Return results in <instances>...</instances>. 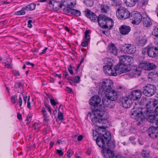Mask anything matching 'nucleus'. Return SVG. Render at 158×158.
<instances>
[{
  "mask_svg": "<svg viewBox=\"0 0 158 158\" xmlns=\"http://www.w3.org/2000/svg\"><path fill=\"white\" fill-rule=\"evenodd\" d=\"M80 77L79 76H77L75 77L74 82L75 83H78L80 82Z\"/></svg>",
  "mask_w": 158,
  "mask_h": 158,
  "instance_id": "nucleus-43",
  "label": "nucleus"
},
{
  "mask_svg": "<svg viewBox=\"0 0 158 158\" xmlns=\"http://www.w3.org/2000/svg\"><path fill=\"white\" fill-rule=\"evenodd\" d=\"M25 12L24 10H21L15 12V15H24Z\"/></svg>",
  "mask_w": 158,
  "mask_h": 158,
  "instance_id": "nucleus-41",
  "label": "nucleus"
},
{
  "mask_svg": "<svg viewBox=\"0 0 158 158\" xmlns=\"http://www.w3.org/2000/svg\"><path fill=\"white\" fill-rule=\"evenodd\" d=\"M53 75L55 77H58L59 78H60V77H61V74H58L55 73H53Z\"/></svg>",
  "mask_w": 158,
  "mask_h": 158,
  "instance_id": "nucleus-59",
  "label": "nucleus"
},
{
  "mask_svg": "<svg viewBox=\"0 0 158 158\" xmlns=\"http://www.w3.org/2000/svg\"><path fill=\"white\" fill-rule=\"evenodd\" d=\"M116 16L119 19H125L130 17L131 14L126 8L120 7L117 10Z\"/></svg>",
  "mask_w": 158,
  "mask_h": 158,
  "instance_id": "nucleus-6",
  "label": "nucleus"
},
{
  "mask_svg": "<svg viewBox=\"0 0 158 158\" xmlns=\"http://www.w3.org/2000/svg\"><path fill=\"white\" fill-rule=\"evenodd\" d=\"M88 41H85L82 42L81 44V45L82 46L84 47L87 46L88 45Z\"/></svg>",
  "mask_w": 158,
  "mask_h": 158,
  "instance_id": "nucleus-49",
  "label": "nucleus"
},
{
  "mask_svg": "<svg viewBox=\"0 0 158 158\" xmlns=\"http://www.w3.org/2000/svg\"><path fill=\"white\" fill-rule=\"evenodd\" d=\"M132 104L131 99L129 98H125L123 99L122 104L123 106L125 108H129Z\"/></svg>",
  "mask_w": 158,
  "mask_h": 158,
  "instance_id": "nucleus-23",
  "label": "nucleus"
},
{
  "mask_svg": "<svg viewBox=\"0 0 158 158\" xmlns=\"http://www.w3.org/2000/svg\"><path fill=\"white\" fill-rule=\"evenodd\" d=\"M14 74L15 76H19L20 74L19 71L17 70H14L13 71Z\"/></svg>",
  "mask_w": 158,
  "mask_h": 158,
  "instance_id": "nucleus-53",
  "label": "nucleus"
},
{
  "mask_svg": "<svg viewBox=\"0 0 158 158\" xmlns=\"http://www.w3.org/2000/svg\"><path fill=\"white\" fill-rule=\"evenodd\" d=\"M133 24H138L142 20V16L141 14L137 11H134L131 13L130 17Z\"/></svg>",
  "mask_w": 158,
  "mask_h": 158,
  "instance_id": "nucleus-10",
  "label": "nucleus"
},
{
  "mask_svg": "<svg viewBox=\"0 0 158 158\" xmlns=\"http://www.w3.org/2000/svg\"><path fill=\"white\" fill-rule=\"evenodd\" d=\"M121 50L124 52L128 54H133L136 51V48L135 46L131 44H125L121 48Z\"/></svg>",
  "mask_w": 158,
  "mask_h": 158,
  "instance_id": "nucleus-13",
  "label": "nucleus"
},
{
  "mask_svg": "<svg viewBox=\"0 0 158 158\" xmlns=\"http://www.w3.org/2000/svg\"><path fill=\"white\" fill-rule=\"evenodd\" d=\"M153 124V125L155 126V127H156V128H158V120L156 119Z\"/></svg>",
  "mask_w": 158,
  "mask_h": 158,
  "instance_id": "nucleus-47",
  "label": "nucleus"
},
{
  "mask_svg": "<svg viewBox=\"0 0 158 158\" xmlns=\"http://www.w3.org/2000/svg\"><path fill=\"white\" fill-rule=\"evenodd\" d=\"M68 70L71 74H73V72L72 69V66L71 65H70L69 67L68 68Z\"/></svg>",
  "mask_w": 158,
  "mask_h": 158,
  "instance_id": "nucleus-51",
  "label": "nucleus"
},
{
  "mask_svg": "<svg viewBox=\"0 0 158 158\" xmlns=\"http://www.w3.org/2000/svg\"><path fill=\"white\" fill-rule=\"evenodd\" d=\"M158 54V49L156 47H148V55L150 57H155Z\"/></svg>",
  "mask_w": 158,
  "mask_h": 158,
  "instance_id": "nucleus-16",
  "label": "nucleus"
},
{
  "mask_svg": "<svg viewBox=\"0 0 158 158\" xmlns=\"http://www.w3.org/2000/svg\"><path fill=\"white\" fill-rule=\"evenodd\" d=\"M143 24L144 26L148 27L152 24V22L149 18L148 17H143Z\"/></svg>",
  "mask_w": 158,
  "mask_h": 158,
  "instance_id": "nucleus-27",
  "label": "nucleus"
},
{
  "mask_svg": "<svg viewBox=\"0 0 158 158\" xmlns=\"http://www.w3.org/2000/svg\"><path fill=\"white\" fill-rule=\"evenodd\" d=\"M137 2V0H125V3L129 7L134 6Z\"/></svg>",
  "mask_w": 158,
  "mask_h": 158,
  "instance_id": "nucleus-30",
  "label": "nucleus"
},
{
  "mask_svg": "<svg viewBox=\"0 0 158 158\" xmlns=\"http://www.w3.org/2000/svg\"><path fill=\"white\" fill-rule=\"evenodd\" d=\"M67 90L69 92V93H71L72 92V89L69 87H67Z\"/></svg>",
  "mask_w": 158,
  "mask_h": 158,
  "instance_id": "nucleus-63",
  "label": "nucleus"
},
{
  "mask_svg": "<svg viewBox=\"0 0 158 158\" xmlns=\"http://www.w3.org/2000/svg\"><path fill=\"white\" fill-rule=\"evenodd\" d=\"M106 144L107 147L110 149H113L115 148V145L114 142L111 141L110 140H107V142L106 143Z\"/></svg>",
  "mask_w": 158,
  "mask_h": 158,
  "instance_id": "nucleus-32",
  "label": "nucleus"
},
{
  "mask_svg": "<svg viewBox=\"0 0 158 158\" xmlns=\"http://www.w3.org/2000/svg\"><path fill=\"white\" fill-rule=\"evenodd\" d=\"M149 155V153H146L145 151H143L142 153V156L143 157H147Z\"/></svg>",
  "mask_w": 158,
  "mask_h": 158,
  "instance_id": "nucleus-45",
  "label": "nucleus"
},
{
  "mask_svg": "<svg viewBox=\"0 0 158 158\" xmlns=\"http://www.w3.org/2000/svg\"><path fill=\"white\" fill-rule=\"evenodd\" d=\"M112 101L110 100L109 98L105 96L102 99V102L104 106L107 107H110L111 106H110V104Z\"/></svg>",
  "mask_w": 158,
  "mask_h": 158,
  "instance_id": "nucleus-26",
  "label": "nucleus"
},
{
  "mask_svg": "<svg viewBox=\"0 0 158 158\" xmlns=\"http://www.w3.org/2000/svg\"><path fill=\"white\" fill-rule=\"evenodd\" d=\"M131 72L134 73V75L135 76L136 75H139L141 73V71L139 69L137 68L136 69H134L131 70Z\"/></svg>",
  "mask_w": 158,
  "mask_h": 158,
  "instance_id": "nucleus-35",
  "label": "nucleus"
},
{
  "mask_svg": "<svg viewBox=\"0 0 158 158\" xmlns=\"http://www.w3.org/2000/svg\"><path fill=\"white\" fill-rule=\"evenodd\" d=\"M102 153L104 154V156L105 158H114L115 156L114 152L107 148L106 151H104Z\"/></svg>",
  "mask_w": 158,
  "mask_h": 158,
  "instance_id": "nucleus-24",
  "label": "nucleus"
},
{
  "mask_svg": "<svg viewBox=\"0 0 158 158\" xmlns=\"http://www.w3.org/2000/svg\"><path fill=\"white\" fill-rule=\"evenodd\" d=\"M74 152L73 151L71 150H69L67 152V157L69 158H70L71 156H72Z\"/></svg>",
  "mask_w": 158,
  "mask_h": 158,
  "instance_id": "nucleus-40",
  "label": "nucleus"
},
{
  "mask_svg": "<svg viewBox=\"0 0 158 158\" xmlns=\"http://www.w3.org/2000/svg\"><path fill=\"white\" fill-rule=\"evenodd\" d=\"M92 111L94 115L92 119L93 123L99 128L105 129V127L103 125L107 122L108 117L106 113L97 109H93Z\"/></svg>",
  "mask_w": 158,
  "mask_h": 158,
  "instance_id": "nucleus-2",
  "label": "nucleus"
},
{
  "mask_svg": "<svg viewBox=\"0 0 158 158\" xmlns=\"http://www.w3.org/2000/svg\"><path fill=\"white\" fill-rule=\"evenodd\" d=\"M18 103L19 104V106H20L22 105V98L20 96H19V98Z\"/></svg>",
  "mask_w": 158,
  "mask_h": 158,
  "instance_id": "nucleus-54",
  "label": "nucleus"
},
{
  "mask_svg": "<svg viewBox=\"0 0 158 158\" xmlns=\"http://www.w3.org/2000/svg\"><path fill=\"white\" fill-rule=\"evenodd\" d=\"M105 94L106 97L112 101L116 100L118 97L117 92L113 89Z\"/></svg>",
  "mask_w": 158,
  "mask_h": 158,
  "instance_id": "nucleus-15",
  "label": "nucleus"
},
{
  "mask_svg": "<svg viewBox=\"0 0 158 158\" xmlns=\"http://www.w3.org/2000/svg\"><path fill=\"white\" fill-rule=\"evenodd\" d=\"M4 63L5 64V66L6 67L8 68L10 66V62H8V61H7L6 63L5 62Z\"/></svg>",
  "mask_w": 158,
  "mask_h": 158,
  "instance_id": "nucleus-55",
  "label": "nucleus"
},
{
  "mask_svg": "<svg viewBox=\"0 0 158 158\" xmlns=\"http://www.w3.org/2000/svg\"><path fill=\"white\" fill-rule=\"evenodd\" d=\"M156 90V87L152 84H148L143 87V92L145 95L150 97L153 95Z\"/></svg>",
  "mask_w": 158,
  "mask_h": 158,
  "instance_id": "nucleus-9",
  "label": "nucleus"
},
{
  "mask_svg": "<svg viewBox=\"0 0 158 158\" xmlns=\"http://www.w3.org/2000/svg\"><path fill=\"white\" fill-rule=\"evenodd\" d=\"M90 31L89 30H86L85 32V40L87 41H89L90 39V36L88 35Z\"/></svg>",
  "mask_w": 158,
  "mask_h": 158,
  "instance_id": "nucleus-37",
  "label": "nucleus"
},
{
  "mask_svg": "<svg viewBox=\"0 0 158 158\" xmlns=\"http://www.w3.org/2000/svg\"><path fill=\"white\" fill-rule=\"evenodd\" d=\"M152 35L156 38H158V26L155 27L154 28Z\"/></svg>",
  "mask_w": 158,
  "mask_h": 158,
  "instance_id": "nucleus-36",
  "label": "nucleus"
},
{
  "mask_svg": "<svg viewBox=\"0 0 158 158\" xmlns=\"http://www.w3.org/2000/svg\"><path fill=\"white\" fill-rule=\"evenodd\" d=\"M83 139V136L82 135H79L77 137V140L81 141Z\"/></svg>",
  "mask_w": 158,
  "mask_h": 158,
  "instance_id": "nucleus-57",
  "label": "nucleus"
},
{
  "mask_svg": "<svg viewBox=\"0 0 158 158\" xmlns=\"http://www.w3.org/2000/svg\"><path fill=\"white\" fill-rule=\"evenodd\" d=\"M23 85L20 82L16 83L15 85V87L16 88H19L20 87H22Z\"/></svg>",
  "mask_w": 158,
  "mask_h": 158,
  "instance_id": "nucleus-44",
  "label": "nucleus"
},
{
  "mask_svg": "<svg viewBox=\"0 0 158 158\" xmlns=\"http://www.w3.org/2000/svg\"><path fill=\"white\" fill-rule=\"evenodd\" d=\"M142 94L141 91L137 89L132 91L129 97L134 100H138L141 98Z\"/></svg>",
  "mask_w": 158,
  "mask_h": 158,
  "instance_id": "nucleus-14",
  "label": "nucleus"
},
{
  "mask_svg": "<svg viewBox=\"0 0 158 158\" xmlns=\"http://www.w3.org/2000/svg\"><path fill=\"white\" fill-rule=\"evenodd\" d=\"M148 135L151 137L155 139L158 137V128L152 127L148 129Z\"/></svg>",
  "mask_w": 158,
  "mask_h": 158,
  "instance_id": "nucleus-17",
  "label": "nucleus"
},
{
  "mask_svg": "<svg viewBox=\"0 0 158 158\" xmlns=\"http://www.w3.org/2000/svg\"><path fill=\"white\" fill-rule=\"evenodd\" d=\"M76 158H81V155L80 153L79 152H77L75 154Z\"/></svg>",
  "mask_w": 158,
  "mask_h": 158,
  "instance_id": "nucleus-50",
  "label": "nucleus"
},
{
  "mask_svg": "<svg viewBox=\"0 0 158 158\" xmlns=\"http://www.w3.org/2000/svg\"><path fill=\"white\" fill-rule=\"evenodd\" d=\"M50 101L51 103L53 106H55L56 105L57 102H56L52 98H51L50 99Z\"/></svg>",
  "mask_w": 158,
  "mask_h": 158,
  "instance_id": "nucleus-48",
  "label": "nucleus"
},
{
  "mask_svg": "<svg viewBox=\"0 0 158 158\" xmlns=\"http://www.w3.org/2000/svg\"><path fill=\"white\" fill-rule=\"evenodd\" d=\"M108 47L109 50L110 52L113 53L115 55L117 54V50L114 44H112L109 46Z\"/></svg>",
  "mask_w": 158,
  "mask_h": 158,
  "instance_id": "nucleus-29",
  "label": "nucleus"
},
{
  "mask_svg": "<svg viewBox=\"0 0 158 158\" xmlns=\"http://www.w3.org/2000/svg\"><path fill=\"white\" fill-rule=\"evenodd\" d=\"M64 11L65 13H71L77 16H79L81 15L80 11L71 8H64Z\"/></svg>",
  "mask_w": 158,
  "mask_h": 158,
  "instance_id": "nucleus-22",
  "label": "nucleus"
},
{
  "mask_svg": "<svg viewBox=\"0 0 158 158\" xmlns=\"http://www.w3.org/2000/svg\"><path fill=\"white\" fill-rule=\"evenodd\" d=\"M63 115L62 113L60 112L58 113V118L59 120H62L63 119Z\"/></svg>",
  "mask_w": 158,
  "mask_h": 158,
  "instance_id": "nucleus-46",
  "label": "nucleus"
},
{
  "mask_svg": "<svg viewBox=\"0 0 158 158\" xmlns=\"http://www.w3.org/2000/svg\"><path fill=\"white\" fill-rule=\"evenodd\" d=\"M15 97V96H12L11 98V101L13 103H15L16 102Z\"/></svg>",
  "mask_w": 158,
  "mask_h": 158,
  "instance_id": "nucleus-58",
  "label": "nucleus"
},
{
  "mask_svg": "<svg viewBox=\"0 0 158 158\" xmlns=\"http://www.w3.org/2000/svg\"><path fill=\"white\" fill-rule=\"evenodd\" d=\"M48 4L50 7L56 11L59 10L62 8V4H60L59 3L54 1H52L49 0Z\"/></svg>",
  "mask_w": 158,
  "mask_h": 158,
  "instance_id": "nucleus-19",
  "label": "nucleus"
},
{
  "mask_svg": "<svg viewBox=\"0 0 158 158\" xmlns=\"http://www.w3.org/2000/svg\"><path fill=\"white\" fill-rule=\"evenodd\" d=\"M115 158H124V157L123 156L118 155L115 156Z\"/></svg>",
  "mask_w": 158,
  "mask_h": 158,
  "instance_id": "nucleus-64",
  "label": "nucleus"
},
{
  "mask_svg": "<svg viewBox=\"0 0 158 158\" xmlns=\"http://www.w3.org/2000/svg\"><path fill=\"white\" fill-rule=\"evenodd\" d=\"M148 47L146 48L143 49L142 51V53L144 55L146 53L148 54Z\"/></svg>",
  "mask_w": 158,
  "mask_h": 158,
  "instance_id": "nucleus-52",
  "label": "nucleus"
},
{
  "mask_svg": "<svg viewBox=\"0 0 158 158\" xmlns=\"http://www.w3.org/2000/svg\"><path fill=\"white\" fill-rule=\"evenodd\" d=\"M152 111V110H147L145 111V109L141 107L134 108L131 111V116L135 120L138 125H140L143 118H145L153 123L156 118L155 115L149 114Z\"/></svg>",
  "mask_w": 158,
  "mask_h": 158,
  "instance_id": "nucleus-1",
  "label": "nucleus"
},
{
  "mask_svg": "<svg viewBox=\"0 0 158 158\" xmlns=\"http://www.w3.org/2000/svg\"><path fill=\"white\" fill-rule=\"evenodd\" d=\"M57 153L60 156H62L63 155L64 153L62 151V149L60 148V149H56Z\"/></svg>",
  "mask_w": 158,
  "mask_h": 158,
  "instance_id": "nucleus-42",
  "label": "nucleus"
},
{
  "mask_svg": "<svg viewBox=\"0 0 158 158\" xmlns=\"http://www.w3.org/2000/svg\"><path fill=\"white\" fill-rule=\"evenodd\" d=\"M76 1H74V2H71L70 3L68 4L66 8H71L72 7H74V6L76 4Z\"/></svg>",
  "mask_w": 158,
  "mask_h": 158,
  "instance_id": "nucleus-39",
  "label": "nucleus"
},
{
  "mask_svg": "<svg viewBox=\"0 0 158 158\" xmlns=\"http://www.w3.org/2000/svg\"><path fill=\"white\" fill-rule=\"evenodd\" d=\"M141 2L143 5H145L148 3L147 0H143L141 1Z\"/></svg>",
  "mask_w": 158,
  "mask_h": 158,
  "instance_id": "nucleus-62",
  "label": "nucleus"
},
{
  "mask_svg": "<svg viewBox=\"0 0 158 158\" xmlns=\"http://www.w3.org/2000/svg\"><path fill=\"white\" fill-rule=\"evenodd\" d=\"M120 63H122L127 66L128 65H131L133 62V58L129 56L122 55L119 57Z\"/></svg>",
  "mask_w": 158,
  "mask_h": 158,
  "instance_id": "nucleus-11",
  "label": "nucleus"
},
{
  "mask_svg": "<svg viewBox=\"0 0 158 158\" xmlns=\"http://www.w3.org/2000/svg\"><path fill=\"white\" fill-rule=\"evenodd\" d=\"M35 4L31 3L27 5L26 6L23 7V9L25 10H33L35 9Z\"/></svg>",
  "mask_w": 158,
  "mask_h": 158,
  "instance_id": "nucleus-31",
  "label": "nucleus"
},
{
  "mask_svg": "<svg viewBox=\"0 0 158 158\" xmlns=\"http://www.w3.org/2000/svg\"><path fill=\"white\" fill-rule=\"evenodd\" d=\"M147 41V40L145 36H139L137 41V44L139 46H142L144 45Z\"/></svg>",
  "mask_w": 158,
  "mask_h": 158,
  "instance_id": "nucleus-25",
  "label": "nucleus"
},
{
  "mask_svg": "<svg viewBox=\"0 0 158 158\" xmlns=\"http://www.w3.org/2000/svg\"><path fill=\"white\" fill-rule=\"evenodd\" d=\"M148 77L150 79L158 77V73L156 72H151L148 74Z\"/></svg>",
  "mask_w": 158,
  "mask_h": 158,
  "instance_id": "nucleus-34",
  "label": "nucleus"
},
{
  "mask_svg": "<svg viewBox=\"0 0 158 158\" xmlns=\"http://www.w3.org/2000/svg\"><path fill=\"white\" fill-rule=\"evenodd\" d=\"M131 30L130 27L125 25H122L119 28L120 33L123 35L128 34Z\"/></svg>",
  "mask_w": 158,
  "mask_h": 158,
  "instance_id": "nucleus-20",
  "label": "nucleus"
},
{
  "mask_svg": "<svg viewBox=\"0 0 158 158\" xmlns=\"http://www.w3.org/2000/svg\"><path fill=\"white\" fill-rule=\"evenodd\" d=\"M139 67L145 70H150L155 69L156 65L153 63H151L148 61H142L139 65Z\"/></svg>",
  "mask_w": 158,
  "mask_h": 158,
  "instance_id": "nucleus-12",
  "label": "nucleus"
},
{
  "mask_svg": "<svg viewBox=\"0 0 158 158\" xmlns=\"http://www.w3.org/2000/svg\"><path fill=\"white\" fill-rule=\"evenodd\" d=\"M155 106V105H154V101L152 100V101L151 99L149 100L148 101V102L146 104V106L147 108L143 109H145V111L147 110H151V107H154Z\"/></svg>",
  "mask_w": 158,
  "mask_h": 158,
  "instance_id": "nucleus-28",
  "label": "nucleus"
},
{
  "mask_svg": "<svg viewBox=\"0 0 158 158\" xmlns=\"http://www.w3.org/2000/svg\"><path fill=\"white\" fill-rule=\"evenodd\" d=\"M30 97H29L27 100V106L28 108H31V104L29 102Z\"/></svg>",
  "mask_w": 158,
  "mask_h": 158,
  "instance_id": "nucleus-56",
  "label": "nucleus"
},
{
  "mask_svg": "<svg viewBox=\"0 0 158 158\" xmlns=\"http://www.w3.org/2000/svg\"><path fill=\"white\" fill-rule=\"evenodd\" d=\"M101 99L98 95H95L92 97L89 100V104L92 106L95 107L101 102Z\"/></svg>",
  "mask_w": 158,
  "mask_h": 158,
  "instance_id": "nucleus-18",
  "label": "nucleus"
},
{
  "mask_svg": "<svg viewBox=\"0 0 158 158\" xmlns=\"http://www.w3.org/2000/svg\"><path fill=\"white\" fill-rule=\"evenodd\" d=\"M113 85V82L110 79H104L101 83L99 88V93L102 94L104 92L105 94L110 90H111Z\"/></svg>",
  "mask_w": 158,
  "mask_h": 158,
  "instance_id": "nucleus-5",
  "label": "nucleus"
},
{
  "mask_svg": "<svg viewBox=\"0 0 158 158\" xmlns=\"http://www.w3.org/2000/svg\"><path fill=\"white\" fill-rule=\"evenodd\" d=\"M86 16L92 21L94 22L97 21L98 17L94 13L91 11L89 10H86Z\"/></svg>",
  "mask_w": 158,
  "mask_h": 158,
  "instance_id": "nucleus-21",
  "label": "nucleus"
},
{
  "mask_svg": "<svg viewBox=\"0 0 158 158\" xmlns=\"http://www.w3.org/2000/svg\"><path fill=\"white\" fill-rule=\"evenodd\" d=\"M111 139V136L108 131H106L104 134L100 133L98 134L96 138V142L100 148H102V152L106 150L107 146L106 143L107 140H110Z\"/></svg>",
  "mask_w": 158,
  "mask_h": 158,
  "instance_id": "nucleus-3",
  "label": "nucleus"
},
{
  "mask_svg": "<svg viewBox=\"0 0 158 158\" xmlns=\"http://www.w3.org/2000/svg\"><path fill=\"white\" fill-rule=\"evenodd\" d=\"M84 2L86 4L87 6H91L93 4V0H85Z\"/></svg>",
  "mask_w": 158,
  "mask_h": 158,
  "instance_id": "nucleus-38",
  "label": "nucleus"
},
{
  "mask_svg": "<svg viewBox=\"0 0 158 158\" xmlns=\"http://www.w3.org/2000/svg\"><path fill=\"white\" fill-rule=\"evenodd\" d=\"M101 11L102 13H107L109 10V6L106 5H101Z\"/></svg>",
  "mask_w": 158,
  "mask_h": 158,
  "instance_id": "nucleus-33",
  "label": "nucleus"
},
{
  "mask_svg": "<svg viewBox=\"0 0 158 158\" xmlns=\"http://www.w3.org/2000/svg\"><path fill=\"white\" fill-rule=\"evenodd\" d=\"M104 61L105 65L103 67L104 71L106 74L111 76L112 74V72L113 71L112 69L113 60L110 58H106L104 59Z\"/></svg>",
  "mask_w": 158,
  "mask_h": 158,
  "instance_id": "nucleus-8",
  "label": "nucleus"
},
{
  "mask_svg": "<svg viewBox=\"0 0 158 158\" xmlns=\"http://www.w3.org/2000/svg\"><path fill=\"white\" fill-rule=\"evenodd\" d=\"M17 117L18 119L21 120L22 119V117L21 114L19 113H18L17 114Z\"/></svg>",
  "mask_w": 158,
  "mask_h": 158,
  "instance_id": "nucleus-60",
  "label": "nucleus"
},
{
  "mask_svg": "<svg viewBox=\"0 0 158 158\" xmlns=\"http://www.w3.org/2000/svg\"><path fill=\"white\" fill-rule=\"evenodd\" d=\"M25 63L27 65H31L32 67H33L35 66V65L34 64L32 63L29 62H27Z\"/></svg>",
  "mask_w": 158,
  "mask_h": 158,
  "instance_id": "nucleus-61",
  "label": "nucleus"
},
{
  "mask_svg": "<svg viewBox=\"0 0 158 158\" xmlns=\"http://www.w3.org/2000/svg\"><path fill=\"white\" fill-rule=\"evenodd\" d=\"M127 69L128 67L127 66L119 62V64L114 68V69H113L111 76H116L118 73L120 74L130 71V70Z\"/></svg>",
  "mask_w": 158,
  "mask_h": 158,
  "instance_id": "nucleus-7",
  "label": "nucleus"
},
{
  "mask_svg": "<svg viewBox=\"0 0 158 158\" xmlns=\"http://www.w3.org/2000/svg\"><path fill=\"white\" fill-rule=\"evenodd\" d=\"M97 22L101 27L108 29H111L114 24V22L111 19L103 15H99Z\"/></svg>",
  "mask_w": 158,
  "mask_h": 158,
  "instance_id": "nucleus-4",
  "label": "nucleus"
}]
</instances>
